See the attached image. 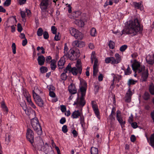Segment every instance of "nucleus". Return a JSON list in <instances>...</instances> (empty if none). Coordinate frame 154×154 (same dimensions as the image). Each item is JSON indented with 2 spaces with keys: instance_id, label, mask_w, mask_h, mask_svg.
Returning a JSON list of instances; mask_svg holds the SVG:
<instances>
[{
  "instance_id": "nucleus-39",
  "label": "nucleus",
  "mask_w": 154,
  "mask_h": 154,
  "mask_svg": "<svg viewBox=\"0 0 154 154\" xmlns=\"http://www.w3.org/2000/svg\"><path fill=\"white\" fill-rule=\"evenodd\" d=\"M40 70L41 72L43 73L47 72L48 71V69L46 67L42 66L40 68Z\"/></svg>"
},
{
  "instance_id": "nucleus-3",
  "label": "nucleus",
  "mask_w": 154,
  "mask_h": 154,
  "mask_svg": "<svg viewBox=\"0 0 154 154\" xmlns=\"http://www.w3.org/2000/svg\"><path fill=\"white\" fill-rule=\"evenodd\" d=\"M49 3L48 0H42L39 5L42 15L44 17L49 16V14L51 16H53L54 9L53 8L49 6Z\"/></svg>"
},
{
  "instance_id": "nucleus-47",
  "label": "nucleus",
  "mask_w": 154,
  "mask_h": 154,
  "mask_svg": "<svg viewBox=\"0 0 154 154\" xmlns=\"http://www.w3.org/2000/svg\"><path fill=\"white\" fill-rule=\"evenodd\" d=\"M62 131L64 133H66L68 131L67 127L66 125H64L62 128Z\"/></svg>"
},
{
  "instance_id": "nucleus-42",
  "label": "nucleus",
  "mask_w": 154,
  "mask_h": 154,
  "mask_svg": "<svg viewBox=\"0 0 154 154\" xmlns=\"http://www.w3.org/2000/svg\"><path fill=\"white\" fill-rule=\"evenodd\" d=\"M60 77L61 79L63 81L66 80L67 79L66 75L64 72H63L61 74Z\"/></svg>"
},
{
  "instance_id": "nucleus-53",
  "label": "nucleus",
  "mask_w": 154,
  "mask_h": 154,
  "mask_svg": "<svg viewBox=\"0 0 154 154\" xmlns=\"http://www.w3.org/2000/svg\"><path fill=\"white\" fill-rule=\"evenodd\" d=\"M11 3V0H6L4 3V5L6 6H8Z\"/></svg>"
},
{
  "instance_id": "nucleus-50",
  "label": "nucleus",
  "mask_w": 154,
  "mask_h": 154,
  "mask_svg": "<svg viewBox=\"0 0 154 154\" xmlns=\"http://www.w3.org/2000/svg\"><path fill=\"white\" fill-rule=\"evenodd\" d=\"M51 60H52V57L50 56H47L46 57V60H45L46 63H51Z\"/></svg>"
},
{
  "instance_id": "nucleus-59",
  "label": "nucleus",
  "mask_w": 154,
  "mask_h": 154,
  "mask_svg": "<svg viewBox=\"0 0 154 154\" xmlns=\"http://www.w3.org/2000/svg\"><path fill=\"white\" fill-rule=\"evenodd\" d=\"M72 133L73 134V137H76L78 136V133L75 130H73L72 131Z\"/></svg>"
},
{
  "instance_id": "nucleus-23",
  "label": "nucleus",
  "mask_w": 154,
  "mask_h": 154,
  "mask_svg": "<svg viewBox=\"0 0 154 154\" xmlns=\"http://www.w3.org/2000/svg\"><path fill=\"white\" fill-rule=\"evenodd\" d=\"M1 107L2 109L3 110L7 113L8 111V109L7 106L6 105L5 102L4 100H3L1 102Z\"/></svg>"
},
{
  "instance_id": "nucleus-24",
  "label": "nucleus",
  "mask_w": 154,
  "mask_h": 154,
  "mask_svg": "<svg viewBox=\"0 0 154 154\" xmlns=\"http://www.w3.org/2000/svg\"><path fill=\"white\" fill-rule=\"evenodd\" d=\"M56 61L55 60H52L51 61L50 66L51 69L53 70H54L57 67L56 65Z\"/></svg>"
},
{
  "instance_id": "nucleus-8",
  "label": "nucleus",
  "mask_w": 154,
  "mask_h": 154,
  "mask_svg": "<svg viewBox=\"0 0 154 154\" xmlns=\"http://www.w3.org/2000/svg\"><path fill=\"white\" fill-rule=\"evenodd\" d=\"M33 96L37 105L40 107L44 106V102L40 96L35 93L34 91H32Z\"/></svg>"
},
{
  "instance_id": "nucleus-51",
  "label": "nucleus",
  "mask_w": 154,
  "mask_h": 154,
  "mask_svg": "<svg viewBox=\"0 0 154 154\" xmlns=\"http://www.w3.org/2000/svg\"><path fill=\"white\" fill-rule=\"evenodd\" d=\"M60 109L62 112H64L66 111V107L65 105H62L60 106Z\"/></svg>"
},
{
  "instance_id": "nucleus-36",
  "label": "nucleus",
  "mask_w": 154,
  "mask_h": 154,
  "mask_svg": "<svg viewBox=\"0 0 154 154\" xmlns=\"http://www.w3.org/2000/svg\"><path fill=\"white\" fill-rule=\"evenodd\" d=\"M91 104L93 110L98 109V106L96 101L94 100L92 101Z\"/></svg>"
},
{
  "instance_id": "nucleus-41",
  "label": "nucleus",
  "mask_w": 154,
  "mask_h": 154,
  "mask_svg": "<svg viewBox=\"0 0 154 154\" xmlns=\"http://www.w3.org/2000/svg\"><path fill=\"white\" fill-rule=\"evenodd\" d=\"M146 60L147 63L150 65H152L154 63V59L153 60L152 59H148L146 58Z\"/></svg>"
},
{
  "instance_id": "nucleus-29",
  "label": "nucleus",
  "mask_w": 154,
  "mask_h": 154,
  "mask_svg": "<svg viewBox=\"0 0 154 154\" xmlns=\"http://www.w3.org/2000/svg\"><path fill=\"white\" fill-rule=\"evenodd\" d=\"M98 150L97 148L92 147L91 148V154H98Z\"/></svg>"
},
{
  "instance_id": "nucleus-38",
  "label": "nucleus",
  "mask_w": 154,
  "mask_h": 154,
  "mask_svg": "<svg viewBox=\"0 0 154 154\" xmlns=\"http://www.w3.org/2000/svg\"><path fill=\"white\" fill-rule=\"evenodd\" d=\"M90 33L91 35L93 37H94L95 36V34L96 33V30L94 28H92L90 31Z\"/></svg>"
},
{
  "instance_id": "nucleus-12",
  "label": "nucleus",
  "mask_w": 154,
  "mask_h": 154,
  "mask_svg": "<svg viewBox=\"0 0 154 154\" xmlns=\"http://www.w3.org/2000/svg\"><path fill=\"white\" fill-rule=\"evenodd\" d=\"M82 111H80V109H79L77 110H75L72 113L71 116V117L73 119H77L79 116H82Z\"/></svg>"
},
{
  "instance_id": "nucleus-63",
  "label": "nucleus",
  "mask_w": 154,
  "mask_h": 154,
  "mask_svg": "<svg viewBox=\"0 0 154 154\" xmlns=\"http://www.w3.org/2000/svg\"><path fill=\"white\" fill-rule=\"evenodd\" d=\"M20 14L21 17L23 19H24L26 17V13L25 12L21 11L20 12Z\"/></svg>"
},
{
  "instance_id": "nucleus-56",
  "label": "nucleus",
  "mask_w": 154,
  "mask_h": 154,
  "mask_svg": "<svg viewBox=\"0 0 154 154\" xmlns=\"http://www.w3.org/2000/svg\"><path fill=\"white\" fill-rule=\"evenodd\" d=\"M66 122V119L65 117L62 118L60 120V123L61 124H63Z\"/></svg>"
},
{
  "instance_id": "nucleus-62",
  "label": "nucleus",
  "mask_w": 154,
  "mask_h": 154,
  "mask_svg": "<svg viewBox=\"0 0 154 154\" xmlns=\"http://www.w3.org/2000/svg\"><path fill=\"white\" fill-rule=\"evenodd\" d=\"M130 139L131 141L132 142H134L135 141L136 138L135 136L134 135H132L131 136Z\"/></svg>"
},
{
  "instance_id": "nucleus-37",
  "label": "nucleus",
  "mask_w": 154,
  "mask_h": 154,
  "mask_svg": "<svg viewBox=\"0 0 154 154\" xmlns=\"http://www.w3.org/2000/svg\"><path fill=\"white\" fill-rule=\"evenodd\" d=\"M108 45L110 49H113L115 48V43L113 41L110 40L109 42Z\"/></svg>"
},
{
  "instance_id": "nucleus-57",
  "label": "nucleus",
  "mask_w": 154,
  "mask_h": 154,
  "mask_svg": "<svg viewBox=\"0 0 154 154\" xmlns=\"http://www.w3.org/2000/svg\"><path fill=\"white\" fill-rule=\"evenodd\" d=\"M49 95L52 97H56V94L53 91H50Z\"/></svg>"
},
{
  "instance_id": "nucleus-35",
  "label": "nucleus",
  "mask_w": 154,
  "mask_h": 154,
  "mask_svg": "<svg viewBox=\"0 0 154 154\" xmlns=\"http://www.w3.org/2000/svg\"><path fill=\"white\" fill-rule=\"evenodd\" d=\"M132 71L129 67V65H128V66L126 69L125 70V75H129L131 74Z\"/></svg>"
},
{
  "instance_id": "nucleus-55",
  "label": "nucleus",
  "mask_w": 154,
  "mask_h": 154,
  "mask_svg": "<svg viewBox=\"0 0 154 154\" xmlns=\"http://www.w3.org/2000/svg\"><path fill=\"white\" fill-rule=\"evenodd\" d=\"M23 28L20 23H18L17 24V30L19 32H21Z\"/></svg>"
},
{
  "instance_id": "nucleus-17",
  "label": "nucleus",
  "mask_w": 154,
  "mask_h": 154,
  "mask_svg": "<svg viewBox=\"0 0 154 154\" xmlns=\"http://www.w3.org/2000/svg\"><path fill=\"white\" fill-rule=\"evenodd\" d=\"M72 45L74 46L79 48L82 47L85 45L83 42L78 40L75 41L73 42Z\"/></svg>"
},
{
  "instance_id": "nucleus-46",
  "label": "nucleus",
  "mask_w": 154,
  "mask_h": 154,
  "mask_svg": "<svg viewBox=\"0 0 154 154\" xmlns=\"http://www.w3.org/2000/svg\"><path fill=\"white\" fill-rule=\"evenodd\" d=\"M12 52L14 54L16 53V46L15 43H13L12 45Z\"/></svg>"
},
{
  "instance_id": "nucleus-28",
  "label": "nucleus",
  "mask_w": 154,
  "mask_h": 154,
  "mask_svg": "<svg viewBox=\"0 0 154 154\" xmlns=\"http://www.w3.org/2000/svg\"><path fill=\"white\" fill-rule=\"evenodd\" d=\"M137 82V81L134 80L132 79H129L127 82V85L129 87H130L131 85L135 84Z\"/></svg>"
},
{
  "instance_id": "nucleus-27",
  "label": "nucleus",
  "mask_w": 154,
  "mask_h": 154,
  "mask_svg": "<svg viewBox=\"0 0 154 154\" xmlns=\"http://www.w3.org/2000/svg\"><path fill=\"white\" fill-rule=\"evenodd\" d=\"M113 59V57H109L106 58L105 59V62L106 63H111L112 64H114V63H112V61Z\"/></svg>"
},
{
  "instance_id": "nucleus-15",
  "label": "nucleus",
  "mask_w": 154,
  "mask_h": 154,
  "mask_svg": "<svg viewBox=\"0 0 154 154\" xmlns=\"http://www.w3.org/2000/svg\"><path fill=\"white\" fill-rule=\"evenodd\" d=\"M116 119L120 125L122 127L124 126L125 124V120L124 119L122 116H116Z\"/></svg>"
},
{
  "instance_id": "nucleus-4",
  "label": "nucleus",
  "mask_w": 154,
  "mask_h": 154,
  "mask_svg": "<svg viewBox=\"0 0 154 154\" xmlns=\"http://www.w3.org/2000/svg\"><path fill=\"white\" fill-rule=\"evenodd\" d=\"M37 146L38 149L42 151H43L45 154H55L51 146L47 143L44 144L42 139L39 140Z\"/></svg>"
},
{
  "instance_id": "nucleus-21",
  "label": "nucleus",
  "mask_w": 154,
  "mask_h": 154,
  "mask_svg": "<svg viewBox=\"0 0 154 154\" xmlns=\"http://www.w3.org/2000/svg\"><path fill=\"white\" fill-rule=\"evenodd\" d=\"M85 20L81 19L80 20H77L75 21V24L80 27H83L85 25Z\"/></svg>"
},
{
  "instance_id": "nucleus-43",
  "label": "nucleus",
  "mask_w": 154,
  "mask_h": 154,
  "mask_svg": "<svg viewBox=\"0 0 154 154\" xmlns=\"http://www.w3.org/2000/svg\"><path fill=\"white\" fill-rule=\"evenodd\" d=\"M128 46L126 45H123L122 46L119 48L120 51L121 52H123L127 48Z\"/></svg>"
},
{
  "instance_id": "nucleus-52",
  "label": "nucleus",
  "mask_w": 154,
  "mask_h": 154,
  "mask_svg": "<svg viewBox=\"0 0 154 154\" xmlns=\"http://www.w3.org/2000/svg\"><path fill=\"white\" fill-rule=\"evenodd\" d=\"M51 30L54 34H55L57 32V28L54 26H52L51 27Z\"/></svg>"
},
{
  "instance_id": "nucleus-30",
  "label": "nucleus",
  "mask_w": 154,
  "mask_h": 154,
  "mask_svg": "<svg viewBox=\"0 0 154 154\" xmlns=\"http://www.w3.org/2000/svg\"><path fill=\"white\" fill-rule=\"evenodd\" d=\"M149 89L150 94L152 95H154V85L153 83L149 85Z\"/></svg>"
},
{
  "instance_id": "nucleus-16",
  "label": "nucleus",
  "mask_w": 154,
  "mask_h": 154,
  "mask_svg": "<svg viewBox=\"0 0 154 154\" xmlns=\"http://www.w3.org/2000/svg\"><path fill=\"white\" fill-rule=\"evenodd\" d=\"M45 58L43 55L39 56L37 58L38 65L40 66L43 65L45 62Z\"/></svg>"
},
{
  "instance_id": "nucleus-6",
  "label": "nucleus",
  "mask_w": 154,
  "mask_h": 154,
  "mask_svg": "<svg viewBox=\"0 0 154 154\" xmlns=\"http://www.w3.org/2000/svg\"><path fill=\"white\" fill-rule=\"evenodd\" d=\"M85 104L86 101L85 100V97L81 96L80 97L78 94L76 101L74 102L73 105L74 106L76 105V107L80 109V111H82V108Z\"/></svg>"
},
{
  "instance_id": "nucleus-33",
  "label": "nucleus",
  "mask_w": 154,
  "mask_h": 154,
  "mask_svg": "<svg viewBox=\"0 0 154 154\" xmlns=\"http://www.w3.org/2000/svg\"><path fill=\"white\" fill-rule=\"evenodd\" d=\"M80 123L83 128H84L85 126V122L84 118L83 115L82 116H81L80 118Z\"/></svg>"
},
{
  "instance_id": "nucleus-60",
  "label": "nucleus",
  "mask_w": 154,
  "mask_h": 154,
  "mask_svg": "<svg viewBox=\"0 0 154 154\" xmlns=\"http://www.w3.org/2000/svg\"><path fill=\"white\" fill-rule=\"evenodd\" d=\"M97 63H94L93 65V74L94 75L95 74V72L97 73V71L96 70V69L97 67Z\"/></svg>"
},
{
  "instance_id": "nucleus-22",
  "label": "nucleus",
  "mask_w": 154,
  "mask_h": 154,
  "mask_svg": "<svg viewBox=\"0 0 154 154\" xmlns=\"http://www.w3.org/2000/svg\"><path fill=\"white\" fill-rule=\"evenodd\" d=\"M27 101L29 105L31 106L33 108L35 109L36 106L32 102L30 95L26 97Z\"/></svg>"
},
{
  "instance_id": "nucleus-49",
  "label": "nucleus",
  "mask_w": 154,
  "mask_h": 154,
  "mask_svg": "<svg viewBox=\"0 0 154 154\" xmlns=\"http://www.w3.org/2000/svg\"><path fill=\"white\" fill-rule=\"evenodd\" d=\"M96 116L98 118H99L100 116V112L98 109L93 110Z\"/></svg>"
},
{
  "instance_id": "nucleus-10",
  "label": "nucleus",
  "mask_w": 154,
  "mask_h": 154,
  "mask_svg": "<svg viewBox=\"0 0 154 154\" xmlns=\"http://www.w3.org/2000/svg\"><path fill=\"white\" fill-rule=\"evenodd\" d=\"M134 61V62L132 64V67L133 71L136 72L137 70L139 73L141 72L143 68L142 66L141 67L140 63L136 59H135ZM145 68V66H143V69H144Z\"/></svg>"
},
{
  "instance_id": "nucleus-11",
  "label": "nucleus",
  "mask_w": 154,
  "mask_h": 154,
  "mask_svg": "<svg viewBox=\"0 0 154 154\" xmlns=\"http://www.w3.org/2000/svg\"><path fill=\"white\" fill-rule=\"evenodd\" d=\"M133 94L131 88H129L126 93L125 97V100L126 102L129 103L131 101Z\"/></svg>"
},
{
  "instance_id": "nucleus-34",
  "label": "nucleus",
  "mask_w": 154,
  "mask_h": 154,
  "mask_svg": "<svg viewBox=\"0 0 154 154\" xmlns=\"http://www.w3.org/2000/svg\"><path fill=\"white\" fill-rule=\"evenodd\" d=\"M143 98L144 100H148L149 99L150 97V94L147 92H145L143 96Z\"/></svg>"
},
{
  "instance_id": "nucleus-18",
  "label": "nucleus",
  "mask_w": 154,
  "mask_h": 154,
  "mask_svg": "<svg viewBox=\"0 0 154 154\" xmlns=\"http://www.w3.org/2000/svg\"><path fill=\"white\" fill-rule=\"evenodd\" d=\"M149 75L148 70L147 69L142 72V78L143 82H146Z\"/></svg>"
},
{
  "instance_id": "nucleus-13",
  "label": "nucleus",
  "mask_w": 154,
  "mask_h": 154,
  "mask_svg": "<svg viewBox=\"0 0 154 154\" xmlns=\"http://www.w3.org/2000/svg\"><path fill=\"white\" fill-rule=\"evenodd\" d=\"M142 2H133V7L135 8L138 9H140L141 11L143 9V6L142 4Z\"/></svg>"
},
{
  "instance_id": "nucleus-48",
  "label": "nucleus",
  "mask_w": 154,
  "mask_h": 154,
  "mask_svg": "<svg viewBox=\"0 0 154 154\" xmlns=\"http://www.w3.org/2000/svg\"><path fill=\"white\" fill-rule=\"evenodd\" d=\"M43 35L44 38L45 39H48L49 37V35L48 32L47 31H45L43 33Z\"/></svg>"
},
{
  "instance_id": "nucleus-9",
  "label": "nucleus",
  "mask_w": 154,
  "mask_h": 154,
  "mask_svg": "<svg viewBox=\"0 0 154 154\" xmlns=\"http://www.w3.org/2000/svg\"><path fill=\"white\" fill-rule=\"evenodd\" d=\"M69 32L72 35L74 36L75 38L81 40L83 38L82 33L77 30L73 28L69 29Z\"/></svg>"
},
{
  "instance_id": "nucleus-25",
  "label": "nucleus",
  "mask_w": 154,
  "mask_h": 154,
  "mask_svg": "<svg viewBox=\"0 0 154 154\" xmlns=\"http://www.w3.org/2000/svg\"><path fill=\"white\" fill-rule=\"evenodd\" d=\"M81 96L85 97L87 90V88L81 87L80 88Z\"/></svg>"
},
{
  "instance_id": "nucleus-19",
  "label": "nucleus",
  "mask_w": 154,
  "mask_h": 154,
  "mask_svg": "<svg viewBox=\"0 0 154 154\" xmlns=\"http://www.w3.org/2000/svg\"><path fill=\"white\" fill-rule=\"evenodd\" d=\"M81 64L82 63L80 60H77L76 66L78 69L79 74L80 75L81 74L82 71Z\"/></svg>"
},
{
  "instance_id": "nucleus-2",
  "label": "nucleus",
  "mask_w": 154,
  "mask_h": 154,
  "mask_svg": "<svg viewBox=\"0 0 154 154\" xmlns=\"http://www.w3.org/2000/svg\"><path fill=\"white\" fill-rule=\"evenodd\" d=\"M68 48L66 43L64 44V59H69L70 60H76L80 56V52L78 49L75 48H71L68 51Z\"/></svg>"
},
{
  "instance_id": "nucleus-1",
  "label": "nucleus",
  "mask_w": 154,
  "mask_h": 154,
  "mask_svg": "<svg viewBox=\"0 0 154 154\" xmlns=\"http://www.w3.org/2000/svg\"><path fill=\"white\" fill-rule=\"evenodd\" d=\"M143 30V27L140 26L138 19L136 18L133 20H130L127 22L125 28L122 30L120 35H131L132 36H134L138 33H141Z\"/></svg>"
},
{
  "instance_id": "nucleus-44",
  "label": "nucleus",
  "mask_w": 154,
  "mask_h": 154,
  "mask_svg": "<svg viewBox=\"0 0 154 154\" xmlns=\"http://www.w3.org/2000/svg\"><path fill=\"white\" fill-rule=\"evenodd\" d=\"M23 95L26 98V97H29L30 96V95L29 94L28 92L25 89H24L23 90Z\"/></svg>"
},
{
  "instance_id": "nucleus-64",
  "label": "nucleus",
  "mask_w": 154,
  "mask_h": 154,
  "mask_svg": "<svg viewBox=\"0 0 154 154\" xmlns=\"http://www.w3.org/2000/svg\"><path fill=\"white\" fill-rule=\"evenodd\" d=\"M27 43V41L26 38L22 41V45L23 46H26Z\"/></svg>"
},
{
  "instance_id": "nucleus-20",
  "label": "nucleus",
  "mask_w": 154,
  "mask_h": 154,
  "mask_svg": "<svg viewBox=\"0 0 154 154\" xmlns=\"http://www.w3.org/2000/svg\"><path fill=\"white\" fill-rule=\"evenodd\" d=\"M65 60H63V57L61 58L58 61V66L59 69H62L63 68Z\"/></svg>"
},
{
  "instance_id": "nucleus-54",
  "label": "nucleus",
  "mask_w": 154,
  "mask_h": 154,
  "mask_svg": "<svg viewBox=\"0 0 154 154\" xmlns=\"http://www.w3.org/2000/svg\"><path fill=\"white\" fill-rule=\"evenodd\" d=\"M69 93L72 94H75L77 92V91L75 89H69Z\"/></svg>"
},
{
  "instance_id": "nucleus-5",
  "label": "nucleus",
  "mask_w": 154,
  "mask_h": 154,
  "mask_svg": "<svg viewBox=\"0 0 154 154\" xmlns=\"http://www.w3.org/2000/svg\"><path fill=\"white\" fill-rule=\"evenodd\" d=\"M31 124L34 130L38 135H41L42 134V128L37 118L32 119L31 121Z\"/></svg>"
},
{
  "instance_id": "nucleus-14",
  "label": "nucleus",
  "mask_w": 154,
  "mask_h": 154,
  "mask_svg": "<svg viewBox=\"0 0 154 154\" xmlns=\"http://www.w3.org/2000/svg\"><path fill=\"white\" fill-rule=\"evenodd\" d=\"M115 58L113 57V60L112 63H114L115 64H118L120 63L121 61V56L118 53H116L115 54Z\"/></svg>"
},
{
  "instance_id": "nucleus-32",
  "label": "nucleus",
  "mask_w": 154,
  "mask_h": 154,
  "mask_svg": "<svg viewBox=\"0 0 154 154\" xmlns=\"http://www.w3.org/2000/svg\"><path fill=\"white\" fill-rule=\"evenodd\" d=\"M115 115L110 114L109 116V118L110 120V123L111 124H112L114 123V121L115 120Z\"/></svg>"
},
{
  "instance_id": "nucleus-7",
  "label": "nucleus",
  "mask_w": 154,
  "mask_h": 154,
  "mask_svg": "<svg viewBox=\"0 0 154 154\" xmlns=\"http://www.w3.org/2000/svg\"><path fill=\"white\" fill-rule=\"evenodd\" d=\"M34 133L30 128H28L26 134V137L27 140L31 143L32 146V149L35 150V146L33 144L34 142Z\"/></svg>"
},
{
  "instance_id": "nucleus-31",
  "label": "nucleus",
  "mask_w": 154,
  "mask_h": 154,
  "mask_svg": "<svg viewBox=\"0 0 154 154\" xmlns=\"http://www.w3.org/2000/svg\"><path fill=\"white\" fill-rule=\"evenodd\" d=\"M70 72H72L74 75H76L79 73L78 69L76 67H73L72 68Z\"/></svg>"
},
{
  "instance_id": "nucleus-40",
  "label": "nucleus",
  "mask_w": 154,
  "mask_h": 154,
  "mask_svg": "<svg viewBox=\"0 0 154 154\" xmlns=\"http://www.w3.org/2000/svg\"><path fill=\"white\" fill-rule=\"evenodd\" d=\"M43 33V31L42 29L41 28H39L38 29L37 31V34L39 36H42Z\"/></svg>"
},
{
  "instance_id": "nucleus-58",
  "label": "nucleus",
  "mask_w": 154,
  "mask_h": 154,
  "mask_svg": "<svg viewBox=\"0 0 154 154\" xmlns=\"http://www.w3.org/2000/svg\"><path fill=\"white\" fill-rule=\"evenodd\" d=\"M131 126L134 128H136L138 127L137 123L135 122H132L131 124Z\"/></svg>"
},
{
  "instance_id": "nucleus-45",
  "label": "nucleus",
  "mask_w": 154,
  "mask_h": 154,
  "mask_svg": "<svg viewBox=\"0 0 154 154\" xmlns=\"http://www.w3.org/2000/svg\"><path fill=\"white\" fill-rule=\"evenodd\" d=\"M80 83L82 85V87H83L85 88H87V83L86 81L84 80H83L80 81Z\"/></svg>"
},
{
  "instance_id": "nucleus-61",
  "label": "nucleus",
  "mask_w": 154,
  "mask_h": 154,
  "mask_svg": "<svg viewBox=\"0 0 154 154\" xmlns=\"http://www.w3.org/2000/svg\"><path fill=\"white\" fill-rule=\"evenodd\" d=\"M10 137L9 135H8V137H6L5 138V143L7 144H8L10 141Z\"/></svg>"
},
{
  "instance_id": "nucleus-26",
  "label": "nucleus",
  "mask_w": 154,
  "mask_h": 154,
  "mask_svg": "<svg viewBox=\"0 0 154 154\" xmlns=\"http://www.w3.org/2000/svg\"><path fill=\"white\" fill-rule=\"evenodd\" d=\"M149 143L151 146L152 147L154 146V133L151 135Z\"/></svg>"
}]
</instances>
